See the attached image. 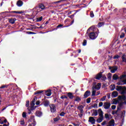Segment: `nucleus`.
I'll list each match as a JSON object with an SVG mask.
<instances>
[{
  "instance_id": "nucleus-1",
  "label": "nucleus",
  "mask_w": 126,
  "mask_h": 126,
  "mask_svg": "<svg viewBox=\"0 0 126 126\" xmlns=\"http://www.w3.org/2000/svg\"><path fill=\"white\" fill-rule=\"evenodd\" d=\"M37 94H40V95L43 94V95H46L47 97H50L52 95V90H39L34 93V95H37Z\"/></svg>"
},
{
  "instance_id": "nucleus-2",
  "label": "nucleus",
  "mask_w": 126,
  "mask_h": 126,
  "mask_svg": "<svg viewBox=\"0 0 126 126\" xmlns=\"http://www.w3.org/2000/svg\"><path fill=\"white\" fill-rule=\"evenodd\" d=\"M116 90L117 91H122L121 92V95H125L126 94V86H117Z\"/></svg>"
},
{
  "instance_id": "nucleus-3",
  "label": "nucleus",
  "mask_w": 126,
  "mask_h": 126,
  "mask_svg": "<svg viewBox=\"0 0 126 126\" xmlns=\"http://www.w3.org/2000/svg\"><path fill=\"white\" fill-rule=\"evenodd\" d=\"M98 32H91L89 33L90 38L92 40H95L97 37H98Z\"/></svg>"
},
{
  "instance_id": "nucleus-4",
  "label": "nucleus",
  "mask_w": 126,
  "mask_h": 126,
  "mask_svg": "<svg viewBox=\"0 0 126 126\" xmlns=\"http://www.w3.org/2000/svg\"><path fill=\"white\" fill-rule=\"evenodd\" d=\"M49 107L50 108V111L51 113H56L57 111V109L55 104H51L49 105Z\"/></svg>"
},
{
  "instance_id": "nucleus-5",
  "label": "nucleus",
  "mask_w": 126,
  "mask_h": 126,
  "mask_svg": "<svg viewBox=\"0 0 126 126\" xmlns=\"http://www.w3.org/2000/svg\"><path fill=\"white\" fill-rule=\"evenodd\" d=\"M35 8H40L41 10H45V9H46V7H45V5L43 3H39L37 6H36Z\"/></svg>"
},
{
  "instance_id": "nucleus-6",
  "label": "nucleus",
  "mask_w": 126,
  "mask_h": 126,
  "mask_svg": "<svg viewBox=\"0 0 126 126\" xmlns=\"http://www.w3.org/2000/svg\"><path fill=\"white\" fill-rule=\"evenodd\" d=\"M96 118L97 117H90L89 118V123H91L92 125H95V123H96L95 119H96Z\"/></svg>"
},
{
  "instance_id": "nucleus-7",
  "label": "nucleus",
  "mask_w": 126,
  "mask_h": 126,
  "mask_svg": "<svg viewBox=\"0 0 126 126\" xmlns=\"http://www.w3.org/2000/svg\"><path fill=\"white\" fill-rule=\"evenodd\" d=\"M37 100V96H34L33 99L32 101V110H35L38 106H35V101Z\"/></svg>"
},
{
  "instance_id": "nucleus-8",
  "label": "nucleus",
  "mask_w": 126,
  "mask_h": 126,
  "mask_svg": "<svg viewBox=\"0 0 126 126\" xmlns=\"http://www.w3.org/2000/svg\"><path fill=\"white\" fill-rule=\"evenodd\" d=\"M103 107L105 110H108L111 107V103L108 102H104Z\"/></svg>"
},
{
  "instance_id": "nucleus-9",
  "label": "nucleus",
  "mask_w": 126,
  "mask_h": 126,
  "mask_svg": "<svg viewBox=\"0 0 126 126\" xmlns=\"http://www.w3.org/2000/svg\"><path fill=\"white\" fill-rule=\"evenodd\" d=\"M90 94H91L90 91H87L84 94V98H86L89 97V96H90Z\"/></svg>"
},
{
  "instance_id": "nucleus-10",
  "label": "nucleus",
  "mask_w": 126,
  "mask_h": 126,
  "mask_svg": "<svg viewBox=\"0 0 126 126\" xmlns=\"http://www.w3.org/2000/svg\"><path fill=\"white\" fill-rule=\"evenodd\" d=\"M98 116H99L101 118H104V112L102 111L101 108H99L98 110Z\"/></svg>"
},
{
  "instance_id": "nucleus-11",
  "label": "nucleus",
  "mask_w": 126,
  "mask_h": 126,
  "mask_svg": "<svg viewBox=\"0 0 126 126\" xmlns=\"http://www.w3.org/2000/svg\"><path fill=\"white\" fill-rule=\"evenodd\" d=\"M126 95L123 94V95H119L118 96L119 101H122V100H124V101H126Z\"/></svg>"
},
{
  "instance_id": "nucleus-12",
  "label": "nucleus",
  "mask_w": 126,
  "mask_h": 126,
  "mask_svg": "<svg viewBox=\"0 0 126 126\" xmlns=\"http://www.w3.org/2000/svg\"><path fill=\"white\" fill-rule=\"evenodd\" d=\"M102 72L98 73L95 76V79L97 80H100L102 78Z\"/></svg>"
},
{
  "instance_id": "nucleus-13",
  "label": "nucleus",
  "mask_w": 126,
  "mask_h": 126,
  "mask_svg": "<svg viewBox=\"0 0 126 126\" xmlns=\"http://www.w3.org/2000/svg\"><path fill=\"white\" fill-rule=\"evenodd\" d=\"M30 105H31V106L28 108V114L29 115H30V114L32 113V101H31Z\"/></svg>"
},
{
  "instance_id": "nucleus-14",
  "label": "nucleus",
  "mask_w": 126,
  "mask_h": 126,
  "mask_svg": "<svg viewBox=\"0 0 126 126\" xmlns=\"http://www.w3.org/2000/svg\"><path fill=\"white\" fill-rule=\"evenodd\" d=\"M119 95V93L117 91H114L112 92L111 94L112 98H116Z\"/></svg>"
},
{
  "instance_id": "nucleus-15",
  "label": "nucleus",
  "mask_w": 126,
  "mask_h": 126,
  "mask_svg": "<svg viewBox=\"0 0 126 126\" xmlns=\"http://www.w3.org/2000/svg\"><path fill=\"white\" fill-rule=\"evenodd\" d=\"M43 105L45 107H48L50 105V101L47 99H46L43 101Z\"/></svg>"
},
{
  "instance_id": "nucleus-16",
  "label": "nucleus",
  "mask_w": 126,
  "mask_h": 126,
  "mask_svg": "<svg viewBox=\"0 0 126 126\" xmlns=\"http://www.w3.org/2000/svg\"><path fill=\"white\" fill-rule=\"evenodd\" d=\"M83 108H84V106L82 105H81L77 107V109L80 111L81 114H83Z\"/></svg>"
},
{
  "instance_id": "nucleus-17",
  "label": "nucleus",
  "mask_w": 126,
  "mask_h": 126,
  "mask_svg": "<svg viewBox=\"0 0 126 126\" xmlns=\"http://www.w3.org/2000/svg\"><path fill=\"white\" fill-rule=\"evenodd\" d=\"M107 126H115V120L114 119L110 120Z\"/></svg>"
},
{
  "instance_id": "nucleus-18",
  "label": "nucleus",
  "mask_w": 126,
  "mask_h": 126,
  "mask_svg": "<svg viewBox=\"0 0 126 126\" xmlns=\"http://www.w3.org/2000/svg\"><path fill=\"white\" fill-rule=\"evenodd\" d=\"M112 68L113 69H112L110 70V72L112 73H115V72H116V71H117V70H118V67L117 66H114V67H113Z\"/></svg>"
},
{
  "instance_id": "nucleus-19",
  "label": "nucleus",
  "mask_w": 126,
  "mask_h": 126,
  "mask_svg": "<svg viewBox=\"0 0 126 126\" xmlns=\"http://www.w3.org/2000/svg\"><path fill=\"white\" fill-rule=\"evenodd\" d=\"M93 114L92 116H94L95 117L98 116V110L96 109H93Z\"/></svg>"
},
{
  "instance_id": "nucleus-20",
  "label": "nucleus",
  "mask_w": 126,
  "mask_h": 126,
  "mask_svg": "<svg viewBox=\"0 0 126 126\" xmlns=\"http://www.w3.org/2000/svg\"><path fill=\"white\" fill-rule=\"evenodd\" d=\"M67 96L69 99H73V97H74V96H73V94H72V93H68Z\"/></svg>"
},
{
  "instance_id": "nucleus-21",
  "label": "nucleus",
  "mask_w": 126,
  "mask_h": 126,
  "mask_svg": "<svg viewBox=\"0 0 126 126\" xmlns=\"http://www.w3.org/2000/svg\"><path fill=\"white\" fill-rule=\"evenodd\" d=\"M79 10H77L74 11H75V12L73 14L68 16V17H69V18H71V19H73V18L74 17V15H75V14H76V13H77V12H78V11H79Z\"/></svg>"
},
{
  "instance_id": "nucleus-22",
  "label": "nucleus",
  "mask_w": 126,
  "mask_h": 126,
  "mask_svg": "<svg viewBox=\"0 0 126 126\" xmlns=\"http://www.w3.org/2000/svg\"><path fill=\"white\" fill-rule=\"evenodd\" d=\"M17 5L20 7L23 5V2L20 0H18L17 2Z\"/></svg>"
},
{
  "instance_id": "nucleus-23",
  "label": "nucleus",
  "mask_w": 126,
  "mask_h": 126,
  "mask_svg": "<svg viewBox=\"0 0 126 126\" xmlns=\"http://www.w3.org/2000/svg\"><path fill=\"white\" fill-rule=\"evenodd\" d=\"M103 120H104V117H100L98 119L96 120V122L97 123V124H100V123H102Z\"/></svg>"
},
{
  "instance_id": "nucleus-24",
  "label": "nucleus",
  "mask_w": 126,
  "mask_h": 126,
  "mask_svg": "<svg viewBox=\"0 0 126 126\" xmlns=\"http://www.w3.org/2000/svg\"><path fill=\"white\" fill-rule=\"evenodd\" d=\"M113 80H118L119 79V76L117 74H114L112 77Z\"/></svg>"
},
{
  "instance_id": "nucleus-25",
  "label": "nucleus",
  "mask_w": 126,
  "mask_h": 126,
  "mask_svg": "<svg viewBox=\"0 0 126 126\" xmlns=\"http://www.w3.org/2000/svg\"><path fill=\"white\" fill-rule=\"evenodd\" d=\"M15 21H16V19L15 18L10 19L9 20V22L11 23V24H14V23H15Z\"/></svg>"
},
{
  "instance_id": "nucleus-26",
  "label": "nucleus",
  "mask_w": 126,
  "mask_h": 126,
  "mask_svg": "<svg viewBox=\"0 0 126 126\" xmlns=\"http://www.w3.org/2000/svg\"><path fill=\"white\" fill-rule=\"evenodd\" d=\"M122 63H126V56L124 54L122 57Z\"/></svg>"
},
{
  "instance_id": "nucleus-27",
  "label": "nucleus",
  "mask_w": 126,
  "mask_h": 126,
  "mask_svg": "<svg viewBox=\"0 0 126 126\" xmlns=\"http://www.w3.org/2000/svg\"><path fill=\"white\" fill-rule=\"evenodd\" d=\"M111 116H112V115H111V114L109 115L108 114H105L104 115V117H105V119H106L107 120V121H110V117H111Z\"/></svg>"
},
{
  "instance_id": "nucleus-28",
  "label": "nucleus",
  "mask_w": 126,
  "mask_h": 126,
  "mask_svg": "<svg viewBox=\"0 0 126 126\" xmlns=\"http://www.w3.org/2000/svg\"><path fill=\"white\" fill-rule=\"evenodd\" d=\"M35 10H36V11H35V14H37V13H38V12H41V11H42V10H41V9H40V8H35V7H34V8L33 9V10H35Z\"/></svg>"
},
{
  "instance_id": "nucleus-29",
  "label": "nucleus",
  "mask_w": 126,
  "mask_h": 126,
  "mask_svg": "<svg viewBox=\"0 0 126 126\" xmlns=\"http://www.w3.org/2000/svg\"><path fill=\"white\" fill-rule=\"evenodd\" d=\"M36 115L37 117H41L42 116V112L38 111L36 112Z\"/></svg>"
},
{
  "instance_id": "nucleus-30",
  "label": "nucleus",
  "mask_w": 126,
  "mask_h": 126,
  "mask_svg": "<svg viewBox=\"0 0 126 126\" xmlns=\"http://www.w3.org/2000/svg\"><path fill=\"white\" fill-rule=\"evenodd\" d=\"M99 85H96L94 86V89H97V90H99L100 88H101V84H98Z\"/></svg>"
},
{
  "instance_id": "nucleus-31",
  "label": "nucleus",
  "mask_w": 126,
  "mask_h": 126,
  "mask_svg": "<svg viewBox=\"0 0 126 126\" xmlns=\"http://www.w3.org/2000/svg\"><path fill=\"white\" fill-rule=\"evenodd\" d=\"M74 101H75L76 102H78V103H79V102L81 101V98L79 96H77Z\"/></svg>"
},
{
  "instance_id": "nucleus-32",
  "label": "nucleus",
  "mask_w": 126,
  "mask_h": 126,
  "mask_svg": "<svg viewBox=\"0 0 126 126\" xmlns=\"http://www.w3.org/2000/svg\"><path fill=\"white\" fill-rule=\"evenodd\" d=\"M113 100H114L113 104L114 105H117L118 104V103H120V102L119 101V100H117L116 98H114Z\"/></svg>"
},
{
  "instance_id": "nucleus-33",
  "label": "nucleus",
  "mask_w": 126,
  "mask_h": 126,
  "mask_svg": "<svg viewBox=\"0 0 126 126\" xmlns=\"http://www.w3.org/2000/svg\"><path fill=\"white\" fill-rule=\"evenodd\" d=\"M36 28H37V29H39V28H42V29H43L44 28L43 27H42V26H41L39 27H35V26L34 25H32V30H33V29H36Z\"/></svg>"
},
{
  "instance_id": "nucleus-34",
  "label": "nucleus",
  "mask_w": 126,
  "mask_h": 126,
  "mask_svg": "<svg viewBox=\"0 0 126 126\" xmlns=\"http://www.w3.org/2000/svg\"><path fill=\"white\" fill-rule=\"evenodd\" d=\"M42 20H43V16H41L39 18H36L37 22H40V21H42Z\"/></svg>"
},
{
  "instance_id": "nucleus-35",
  "label": "nucleus",
  "mask_w": 126,
  "mask_h": 126,
  "mask_svg": "<svg viewBox=\"0 0 126 126\" xmlns=\"http://www.w3.org/2000/svg\"><path fill=\"white\" fill-rule=\"evenodd\" d=\"M104 24H105V23H104V22H99L98 24V27H102V26H103V25H104Z\"/></svg>"
},
{
  "instance_id": "nucleus-36",
  "label": "nucleus",
  "mask_w": 126,
  "mask_h": 126,
  "mask_svg": "<svg viewBox=\"0 0 126 126\" xmlns=\"http://www.w3.org/2000/svg\"><path fill=\"white\" fill-rule=\"evenodd\" d=\"M102 80H103V81H105L106 79H107V77H106V75L102 74Z\"/></svg>"
},
{
  "instance_id": "nucleus-37",
  "label": "nucleus",
  "mask_w": 126,
  "mask_h": 126,
  "mask_svg": "<svg viewBox=\"0 0 126 126\" xmlns=\"http://www.w3.org/2000/svg\"><path fill=\"white\" fill-rule=\"evenodd\" d=\"M126 73H125L124 74L120 76V79H124V78H126Z\"/></svg>"
},
{
  "instance_id": "nucleus-38",
  "label": "nucleus",
  "mask_w": 126,
  "mask_h": 126,
  "mask_svg": "<svg viewBox=\"0 0 126 126\" xmlns=\"http://www.w3.org/2000/svg\"><path fill=\"white\" fill-rule=\"evenodd\" d=\"M107 78L108 80H111V78H112V74L111 73H108V76H107Z\"/></svg>"
},
{
  "instance_id": "nucleus-39",
  "label": "nucleus",
  "mask_w": 126,
  "mask_h": 126,
  "mask_svg": "<svg viewBox=\"0 0 126 126\" xmlns=\"http://www.w3.org/2000/svg\"><path fill=\"white\" fill-rule=\"evenodd\" d=\"M112 87L111 88V91H114L115 90V88H116V86L115 84L112 85H111Z\"/></svg>"
},
{
  "instance_id": "nucleus-40",
  "label": "nucleus",
  "mask_w": 126,
  "mask_h": 126,
  "mask_svg": "<svg viewBox=\"0 0 126 126\" xmlns=\"http://www.w3.org/2000/svg\"><path fill=\"white\" fill-rule=\"evenodd\" d=\"M87 44V40L86 39H84L83 42V46H86Z\"/></svg>"
},
{
  "instance_id": "nucleus-41",
  "label": "nucleus",
  "mask_w": 126,
  "mask_h": 126,
  "mask_svg": "<svg viewBox=\"0 0 126 126\" xmlns=\"http://www.w3.org/2000/svg\"><path fill=\"white\" fill-rule=\"evenodd\" d=\"M92 96H96V91L95 90L92 91Z\"/></svg>"
},
{
  "instance_id": "nucleus-42",
  "label": "nucleus",
  "mask_w": 126,
  "mask_h": 126,
  "mask_svg": "<svg viewBox=\"0 0 126 126\" xmlns=\"http://www.w3.org/2000/svg\"><path fill=\"white\" fill-rule=\"evenodd\" d=\"M90 14L91 17L92 18L94 17V13H93V11H91Z\"/></svg>"
},
{
  "instance_id": "nucleus-43",
  "label": "nucleus",
  "mask_w": 126,
  "mask_h": 126,
  "mask_svg": "<svg viewBox=\"0 0 126 126\" xmlns=\"http://www.w3.org/2000/svg\"><path fill=\"white\" fill-rule=\"evenodd\" d=\"M90 102H91V98L89 97L87 99V104H89V103H90Z\"/></svg>"
},
{
  "instance_id": "nucleus-44",
  "label": "nucleus",
  "mask_w": 126,
  "mask_h": 126,
  "mask_svg": "<svg viewBox=\"0 0 126 126\" xmlns=\"http://www.w3.org/2000/svg\"><path fill=\"white\" fill-rule=\"evenodd\" d=\"M12 13H17L19 14H20L21 13H22V12H19V11H13L11 12Z\"/></svg>"
},
{
  "instance_id": "nucleus-45",
  "label": "nucleus",
  "mask_w": 126,
  "mask_h": 126,
  "mask_svg": "<svg viewBox=\"0 0 126 126\" xmlns=\"http://www.w3.org/2000/svg\"><path fill=\"white\" fill-rule=\"evenodd\" d=\"M107 97L106 96H103L101 99L100 101H105L106 100V98Z\"/></svg>"
},
{
  "instance_id": "nucleus-46",
  "label": "nucleus",
  "mask_w": 126,
  "mask_h": 126,
  "mask_svg": "<svg viewBox=\"0 0 126 126\" xmlns=\"http://www.w3.org/2000/svg\"><path fill=\"white\" fill-rule=\"evenodd\" d=\"M64 115H65V113L62 112L60 113V116H61V117H64Z\"/></svg>"
},
{
  "instance_id": "nucleus-47",
  "label": "nucleus",
  "mask_w": 126,
  "mask_h": 126,
  "mask_svg": "<svg viewBox=\"0 0 126 126\" xmlns=\"http://www.w3.org/2000/svg\"><path fill=\"white\" fill-rule=\"evenodd\" d=\"M93 108L94 109H97L98 108V104H97V103H94V104Z\"/></svg>"
},
{
  "instance_id": "nucleus-48",
  "label": "nucleus",
  "mask_w": 126,
  "mask_h": 126,
  "mask_svg": "<svg viewBox=\"0 0 126 126\" xmlns=\"http://www.w3.org/2000/svg\"><path fill=\"white\" fill-rule=\"evenodd\" d=\"M123 105H124V102H121L120 103H119V107L122 108V107H123Z\"/></svg>"
},
{
  "instance_id": "nucleus-49",
  "label": "nucleus",
  "mask_w": 126,
  "mask_h": 126,
  "mask_svg": "<svg viewBox=\"0 0 126 126\" xmlns=\"http://www.w3.org/2000/svg\"><path fill=\"white\" fill-rule=\"evenodd\" d=\"M60 98H61V99H67V96H66V95H63V96H61Z\"/></svg>"
},
{
  "instance_id": "nucleus-50",
  "label": "nucleus",
  "mask_w": 126,
  "mask_h": 126,
  "mask_svg": "<svg viewBox=\"0 0 126 126\" xmlns=\"http://www.w3.org/2000/svg\"><path fill=\"white\" fill-rule=\"evenodd\" d=\"M7 85H3V86H1L0 87V89H2V88H7Z\"/></svg>"
},
{
  "instance_id": "nucleus-51",
  "label": "nucleus",
  "mask_w": 126,
  "mask_h": 126,
  "mask_svg": "<svg viewBox=\"0 0 126 126\" xmlns=\"http://www.w3.org/2000/svg\"><path fill=\"white\" fill-rule=\"evenodd\" d=\"M61 27H63V25L60 24L57 26V28H61Z\"/></svg>"
},
{
  "instance_id": "nucleus-52",
  "label": "nucleus",
  "mask_w": 126,
  "mask_h": 126,
  "mask_svg": "<svg viewBox=\"0 0 126 126\" xmlns=\"http://www.w3.org/2000/svg\"><path fill=\"white\" fill-rule=\"evenodd\" d=\"M119 58H120V56H119V55H116L115 56H114V57H113V59H114V60H116V59H119Z\"/></svg>"
},
{
  "instance_id": "nucleus-53",
  "label": "nucleus",
  "mask_w": 126,
  "mask_h": 126,
  "mask_svg": "<svg viewBox=\"0 0 126 126\" xmlns=\"http://www.w3.org/2000/svg\"><path fill=\"white\" fill-rule=\"evenodd\" d=\"M22 116H23V118H26V117H27L26 113L23 112V114H22Z\"/></svg>"
},
{
  "instance_id": "nucleus-54",
  "label": "nucleus",
  "mask_w": 126,
  "mask_h": 126,
  "mask_svg": "<svg viewBox=\"0 0 126 126\" xmlns=\"http://www.w3.org/2000/svg\"><path fill=\"white\" fill-rule=\"evenodd\" d=\"M20 124L22 125H24V124H25V123L24 122V120H22L20 121Z\"/></svg>"
},
{
  "instance_id": "nucleus-55",
  "label": "nucleus",
  "mask_w": 126,
  "mask_h": 126,
  "mask_svg": "<svg viewBox=\"0 0 126 126\" xmlns=\"http://www.w3.org/2000/svg\"><path fill=\"white\" fill-rule=\"evenodd\" d=\"M117 85H124V84L122 82H118L117 83Z\"/></svg>"
},
{
  "instance_id": "nucleus-56",
  "label": "nucleus",
  "mask_w": 126,
  "mask_h": 126,
  "mask_svg": "<svg viewBox=\"0 0 126 126\" xmlns=\"http://www.w3.org/2000/svg\"><path fill=\"white\" fill-rule=\"evenodd\" d=\"M29 103H30V101L29 100L27 101V102L26 104V107H29Z\"/></svg>"
},
{
  "instance_id": "nucleus-57",
  "label": "nucleus",
  "mask_w": 126,
  "mask_h": 126,
  "mask_svg": "<svg viewBox=\"0 0 126 126\" xmlns=\"http://www.w3.org/2000/svg\"><path fill=\"white\" fill-rule=\"evenodd\" d=\"M125 37V33H123L122 34L120 35V38L122 39Z\"/></svg>"
},
{
  "instance_id": "nucleus-58",
  "label": "nucleus",
  "mask_w": 126,
  "mask_h": 126,
  "mask_svg": "<svg viewBox=\"0 0 126 126\" xmlns=\"http://www.w3.org/2000/svg\"><path fill=\"white\" fill-rule=\"evenodd\" d=\"M117 106L116 105H112L111 106V108L112 109V110H115Z\"/></svg>"
},
{
  "instance_id": "nucleus-59",
  "label": "nucleus",
  "mask_w": 126,
  "mask_h": 126,
  "mask_svg": "<svg viewBox=\"0 0 126 126\" xmlns=\"http://www.w3.org/2000/svg\"><path fill=\"white\" fill-rule=\"evenodd\" d=\"M102 106H103V102H99L98 104V107H102Z\"/></svg>"
},
{
  "instance_id": "nucleus-60",
  "label": "nucleus",
  "mask_w": 126,
  "mask_h": 126,
  "mask_svg": "<svg viewBox=\"0 0 126 126\" xmlns=\"http://www.w3.org/2000/svg\"><path fill=\"white\" fill-rule=\"evenodd\" d=\"M112 115H115V114H118V111H113L112 113Z\"/></svg>"
},
{
  "instance_id": "nucleus-61",
  "label": "nucleus",
  "mask_w": 126,
  "mask_h": 126,
  "mask_svg": "<svg viewBox=\"0 0 126 126\" xmlns=\"http://www.w3.org/2000/svg\"><path fill=\"white\" fill-rule=\"evenodd\" d=\"M58 121H59V118H55L54 119V122H58Z\"/></svg>"
},
{
  "instance_id": "nucleus-62",
  "label": "nucleus",
  "mask_w": 126,
  "mask_h": 126,
  "mask_svg": "<svg viewBox=\"0 0 126 126\" xmlns=\"http://www.w3.org/2000/svg\"><path fill=\"white\" fill-rule=\"evenodd\" d=\"M17 85H14L13 88V90H15V89H17Z\"/></svg>"
},
{
  "instance_id": "nucleus-63",
  "label": "nucleus",
  "mask_w": 126,
  "mask_h": 126,
  "mask_svg": "<svg viewBox=\"0 0 126 126\" xmlns=\"http://www.w3.org/2000/svg\"><path fill=\"white\" fill-rule=\"evenodd\" d=\"M106 123H107L106 121H104L101 123V126H105V125H106Z\"/></svg>"
},
{
  "instance_id": "nucleus-64",
  "label": "nucleus",
  "mask_w": 126,
  "mask_h": 126,
  "mask_svg": "<svg viewBox=\"0 0 126 126\" xmlns=\"http://www.w3.org/2000/svg\"><path fill=\"white\" fill-rule=\"evenodd\" d=\"M122 82H123V85H125V84H126V80H123L122 81Z\"/></svg>"
}]
</instances>
